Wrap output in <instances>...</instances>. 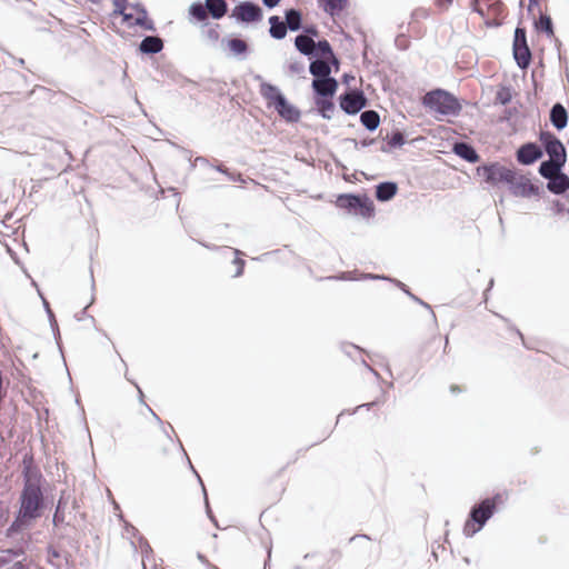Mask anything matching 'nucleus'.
Masks as SVG:
<instances>
[{
	"mask_svg": "<svg viewBox=\"0 0 569 569\" xmlns=\"http://www.w3.org/2000/svg\"><path fill=\"white\" fill-rule=\"evenodd\" d=\"M339 104L347 114H357L367 106V98L359 89H349L339 97Z\"/></svg>",
	"mask_w": 569,
	"mask_h": 569,
	"instance_id": "obj_10",
	"label": "nucleus"
},
{
	"mask_svg": "<svg viewBox=\"0 0 569 569\" xmlns=\"http://www.w3.org/2000/svg\"><path fill=\"white\" fill-rule=\"evenodd\" d=\"M131 24L141 27L150 31H153L156 29L153 21L148 18L146 8H141V14L138 18H136Z\"/></svg>",
	"mask_w": 569,
	"mask_h": 569,
	"instance_id": "obj_34",
	"label": "nucleus"
},
{
	"mask_svg": "<svg viewBox=\"0 0 569 569\" xmlns=\"http://www.w3.org/2000/svg\"><path fill=\"white\" fill-rule=\"evenodd\" d=\"M10 569H27L26 566L21 561L14 562Z\"/></svg>",
	"mask_w": 569,
	"mask_h": 569,
	"instance_id": "obj_52",
	"label": "nucleus"
},
{
	"mask_svg": "<svg viewBox=\"0 0 569 569\" xmlns=\"http://www.w3.org/2000/svg\"><path fill=\"white\" fill-rule=\"evenodd\" d=\"M348 348H350V349H352V350H356V351H358V350H359V348H358L357 346H355V345H349V346H348Z\"/></svg>",
	"mask_w": 569,
	"mask_h": 569,
	"instance_id": "obj_64",
	"label": "nucleus"
},
{
	"mask_svg": "<svg viewBox=\"0 0 569 569\" xmlns=\"http://www.w3.org/2000/svg\"><path fill=\"white\" fill-rule=\"evenodd\" d=\"M396 283H397V286H398L399 288H401L405 292H406V291H409L405 283H402V282H400V281H396Z\"/></svg>",
	"mask_w": 569,
	"mask_h": 569,
	"instance_id": "obj_59",
	"label": "nucleus"
},
{
	"mask_svg": "<svg viewBox=\"0 0 569 569\" xmlns=\"http://www.w3.org/2000/svg\"><path fill=\"white\" fill-rule=\"evenodd\" d=\"M280 1H281V0H262V3H263L267 8L272 9V8H274L276 6H278Z\"/></svg>",
	"mask_w": 569,
	"mask_h": 569,
	"instance_id": "obj_46",
	"label": "nucleus"
},
{
	"mask_svg": "<svg viewBox=\"0 0 569 569\" xmlns=\"http://www.w3.org/2000/svg\"><path fill=\"white\" fill-rule=\"evenodd\" d=\"M32 519H29V518H24L22 517L21 515V511L19 510V513L17 516V518L14 519V521L10 525V527L8 528L7 530V536L8 537H11L13 536L14 533L19 532L22 530V528L29 522L31 521Z\"/></svg>",
	"mask_w": 569,
	"mask_h": 569,
	"instance_id": "obj_33",
	"label": "nucleus"
},
{
	"mask_svg": "<svg viewBox=\"0 0 569 569\" xmlns=\"http://www.w3.org/2000/svg\"><path fill=\"white\" fill-rule=\"evenodd\" d=\"M398 191V186L392 181L380 182L376 186V198L378 201L386 202L391 200Z\"/></svg>",
	"mask_w": 569,
	"mask_h": 569,
	"instance_id": "obj_21",
	"label": "nucleus"
},
{
	"mask_svg": "<svg viewBox=\"0 0 569 569\" xmlns=\"http://www.w3.org/2000/svg\"><path fill=\"white\" fill-rule=\"evenodd\" d=\"M405 136L401 131H395L388 141L390 148H399L405 144Z\"/></svg>",
	"mask_w": 569,
	"mask_h": 569,
	"instance_id": "obj_38",
	"label": "nucleus"
},
{
	"mask_svg": "<svg viewBox=\"0 0 569 569\" xmlns=\"http://www.w3.org/2000/svg\"><path fill=\"white\" fill-rule=\"evenodd\" d=\"M233 253L236 254V258L233 260V263L237 266V271L234 273V277H240L243 272L244 261L239 258V256L242 253L238 249H233Z\"/></svg>",
	"mask_w": 569,
	"mask_h": 569,
	"instance_id": "obj_39",
	"label": "nucleus"
},
{
	"mask_svg": "<svg viewBox=\"0 0 569 569\" xmlns=\"http://www.w3.org/2000/svg\"><path fill=\"white\" fill-rule=\"evenodd\" d=\"M315 40L307 34H298L295 38V47L296 49L303 56H307L309 58H316V46Z\"/></svg>",
	"mask_w": 569,
	"mask_h": 569,
	"instance_id": "obj_17",
	"label": "nucleus"
},
{
	"mask_svg": "<svg viewBox=\"0 0 569 569\" xmlns=\"http://www.w3.org/2000/svg\"><path fill=\"white\" fill-rule=\"evenodd\" d=\"M203 492H206V489H203ZM204 498H206L207 513H208V516L210 517V519H211V520H213V516H212L211 510H210V508H209L207 493H204Z\"/></svg>",
	"mask_w": 569,
	"mask_h": 569,
	"instance_id": "obj_53",
	"label": "nucleus"
},
{
	"mask_svg": "<svg viewBox=\"0 0 569 569\" xmlns=\"http://www.w3.org/2000/svg\"><path fill=\"white\" fill-rule=\"evenodd\" d=\"M69 557H70V555L67 551L58 550L54 547L48 548L47 560L56 569H69L70 568Z\"/></svg>",
	"mask_w": 569,
	"mask_h": 569,
	"instance_id": "obj_14",
	"label": "nucleus"
},
{
	"mask_svg": "<svg viewBox=\"0 0 569 569\" xmlns=\"http://www.w3.org/2000/svg\"><path fill=\"white\" fill-rule=\"evenodd\" d=\"M512 53L517 66L525 70L531 63V51L527 42V31L523 27L518 26L513 34Z\"/></svg>",
	"mask_w": 569,
	"mask_h": 569,
	"instance_id": "obj_8",
	"label": "nucleus"
},
{
	"mask_svg": "<svg viewBox=\"0 0 569 569\" xmlns=\"http://www.w3.org/2000/svg\"><path fill=\"white\" fill-rule=\"evenodd\" d=\"M565 166V163L553 160H543L539 166L538 172L542 178L549 180L550 178L560 173Z\"/></svg>",
	"mask_w": 569,
	"mask_h": 569,
	"instance_id": "obj_23",
	"label": "nucleus"
},
{
	"mask_svg": "<svg viewBox=\"0 0 569 569\" xmlns=\"http://www.w3.org/2000/svg\"><path fill=\"white\" fill-rule=\"evenodd\" d=\"M269 33L270 37L276 40H282L287 36V31L289 30L284 20H281L279 16H271L269 18Z\"/></svg>",
	"mask_w": 569,
	"mask_h": 569,
	"instance_id": "obj_22",
	"label": "nucleus"
},
{
	"mask_svg": "<svg viewBox=\"0 0 569 569\" xmlns=\"http://www.w3.org/2000/svg\"><path fill=\"white\" fill-rule=\"evenodd\" d=\"M219 37L218 24L206 31V38L212 43H216L219 40Z\"/></svg>",
	"mask_w": 569,
	"mask_h": 569,
	"instance_id": "obj_42",
	"label": "nucleus"
},
{
	"mask_svg": "<svg viewBox=\"0 0 569 569\" xmlns=\"http://www.w3.org/2000/svg\"><path fill=\"white\" fill-rule=\"evenodd\" d=\"M512 99L511 89L509 87H501L495 97V103H500L502 106L508 104Z\"/></svg>",
	"mask_w": 569,
	"mask_h": 569,
	"instance_id": "obj_36",
	"label": "nucleus"
},
{
	"mask_svg": "<svg viewBox=\"0 0 569 569\" xmlns=\"http://www.w3.org/2000/svg\"><path fill=\"white\" fill-rule=\"evenodd\" d=\"M556 207H557L558 212H561L565 210V206L562 203H560L559 201L556 202Z\"/></svg>",
	"mask_w": 569,
	"mask_h": 569,
	"instance_id": "obj_57",
	"label": "nucleus"
},
{
	"mask_svg": "<svg viewBox=\"0 0 569 569\" xmlns=\"http://www.w3.org/2000/svg\"><path fill=\"white\" fill-rule=\"evenodd\" d=\"M543 156L542 148L536 142H526L521 144L517 152L516 159L520 164L530 166L541 159Z\"/></svg>",
	"mask_w": 569,
	"mask_h": 569,
	"instance_id": "obj_12",
	"label": "nucleus"
},
{
	"mask_svg": "<svg viewBox=\"0 0 569 569\" xmlns=\"http://www.w3.org/2000/svg\"><path fill=\"white\" fill-rule=\"evenodd\" d=\"M20 502L22 517L33 520L39 518L44 506L40 486L28 479L21 492Z\"/></svg>",
	"mask_w": 569,
	"mask_h": 569,
	"instance_id": "obj_4",
	"label": "nucleus"
},
{
	"mask_svg": "<svg viewBox=\"0 0 569 569\" xmlns=\"http://www.w3.org/2000/svg\"><path fill=\"white\" fill-rule=\"evenodd\" d=\"M231 17L243 23H252L260 21L263 12L257 3L243 1L233 8Z\"/></svg>",
	"mask_w": 569,
	"mask_h": 569,
	"instance_id": "obj_11",
	"label": "nucleus"
},
{
	"mask_svg": "<svg viewBox=\"0 0 569 569\" xmlns=\"http://www.w3.org/2000/svg\"><path fill=\"white\" fill-rule=\"evenodd\" d=\"M327 59H328V61H330V67H331V66H335L336 71H337V70H338V68H339V60H338V58L336 57V54L333 53V58H327Z\"/></svg>",
	"mask_w": 569,
	"mask_h": 569,
	"instance_id": "obj_49",
	"label": "nucleus"
},
{
	"mask_svg": "<svg viewBox=\"0 0 569 569\" xmlns=\"http://www.w3.org/2000/svg\"><path fill=\"white\" fill-rule=\"evenodd\" d=\"M189 14L198 21H204L208 18L206 3L194 2L189 8Z\"/></svg>",
	"mask_w": 569,
	"mask_h": 569,
	"instance_id": "obj_32",
	"label": "nucleus"
},
{
	"mask_svg": "<svg viewBox=\"0 0 569 569\" xmlns=\"http://www.w3.org/2000/svg\"><path fill=\"white\" fill-rule=\"evenodd\" d=\"M206 8L213 19H221L228 11V3L224 0H206Z\"/></svg>",
	"mask_w": 569,
	"mask_h": 569,
	"instance_id": "obj_25",
	"label": "nucleus"
},
{
	"mask_svg": "<svg viewBox=\"0 0 569 569\" xmlns=\"http://www.w3.org/2000/svg\"><path fill=\"white\" fill-rule=\"evenodd\" d=\"M227 46L229 48V50L234 54V56H242V54H246L249 50V46L248 43L242 40V39H239V38H231L227 41Z\"/></svg>",
	"mask_w": 569,
	"mask_h": 569,
	"instance_id": "obj_28",
	"label": "nucleus"
},
{
	"mask_svg": "<svg viewBox=\"0 0 569 569\" xmlns=\"http://www.w3.org/2000/svg\"><path fill=\"white\" fill-rule=\"evenodd\" d=\"M380 151H382V152H389V148H388L387 146L382 144V146L380 147Z\"/></svg>",
	"mask_w": 569,
	"mask_h": 569,
	"instance_id": "obj_62",
	"label": "nucleus"
},
{
	"mask_svg": "<svg viewBox=\"0 0 569 569\" xmlns=\"http://www.w3.org/2000/svg\"><path fill=\"white\" fill-rule=\"evenodd\" d=\"M451 391L452 392H459L460 391V388L456 385L451 386Z\"/></svg>",
	"mask_w": 569,
	"mask_h": 569,
	"instance_id": "obj_61",
	"label": "nucleus"
},
{
	"mask_svg": "<svg viewBox=\"0 0 569 569\" xmlns=\"http://www.w3.org/2000/svg\"><path fill=\"white\" fill-rule=\"evenodd\" d=\"M133 9H136L141 14V8H144L142 4L137 3L132 6Z\"/></svg>",
	"mask_w": 569,
	"mask_h": 569,
	"instance_id": "obj_60",
	"label": "nucleus"
},
{
	"mask_svg": "<svg viewBox=\"0 0 569 569\" xmlns=\"http://www.w3.org/2000/svg\"><path fill=\"white\" fill-rule=\"evenodd\" d=\"M365 278H370V279H388L387 277H380V276H373V274H366Z\"/></svg>",
	"mask_w": 569,
	"mask_h": 569,
	"instance_id": "obj_58",
	"label": "nucleus"
},
{
	"mask_svg": "<svg viewBox=\"0 0 569 569\" xmlns=\"http://www.w3.org/2000/svg\"><path fill=\"white\" fill-rule=\"evenodd\" d=\"M453 152L470 163H476L479 160V154L476 149L468 142H456L453 144Z\"/></svg>",
	"mask_w": 569,
	"mask_h": 569,
	"instance_id": "obj_19",
	"label": "nucleus"
},
{
	"mask_svg": "<svg viewBox=\"0 0 569 569\" xmlns=\"http://www.w3.org/2000/svg\"><path fill=\"white\" fill-rule=\"evenodd\" d=\"M336 204L363 218H370L375 213L373 202L367 194L343 193L337 198Z\"/></svg>",
	"mask_w": 569,
	"mask_h": 569,
	"instance_id": "obj_5",
	"label": "nucleus"
},
{
	"mask_svg": "<svg viewBox=\"0 0 569 569\" xmlns=\"http://www.w3.org/2000/svg\"><path fill=\"white\" fill-rule=\"evenodd\" d=\"M120 16L123 18V21H127V22H129L130 24L132 23V22H130V21L132 20V18H133L131 13H127V12L124 11V12H123V14H120Z\"/></svg>",
	"mask_w": 569,
	"mask_h": 569,
	"instance_id": "obj_54",
	"label": "nucleus"
},
{
	"mask_svg": "<svg viewBox=\"0 0 569 569\" xmlns=\"http://www.w3.org/2000/svg\"><path fill=\"white\" fill-rule=\"evenodd\" d=\"M502 502V496L500 493L495 495L491 499L487 498L476 503L470 512L469 519L463 526V533L467 537L475 536L480 531L486 522L493 516L497 503Z\"/></svg>",
	"mask_w": 569,
	"mask_h": 569,
	"instance_id": "obj_3",
	"label": "nucleus"
},
{
	"mask_svg": "<svg viewBox=\"0 0 569 569\" xmlns=\"http://www.w3.org/2000/svg\"><path fill=\"white\" fill-rule=\"evenodd\" d=\"M128 6V0H113V16L123 14Z\"/></svg>",
	"mask_w": 569,
	"mask_h": 569,
	"instance_id": "obj_41",
	"label": "nucleus"
},
{
	"mask_svg": "<svg viewBox=\"0 0 569 569\" xmlns=\"http://www.w3.org/2000/svg\"><path fill=\"white\" fill-rule=\"evenodd\" d=\"M8 553L12 555L13 557H19L23 553V550L21 548L19 549H8Z\"/></svg>",
	"mask_w": 569,
	"mask_h": 569,
	"instance_id": "obj_48",
	"label": "nucleus"
},
{
	"mask_svg": "<svg viewBox=\"0 0 569 569\" xmlns=\"http://www.w3.org/2000/svg\"><path fill=\"white\" fill-rule=\"evenodd\" d=\"M347 6V0H325L323 9L330 16L340 13Z\"/></svg>",
	"mask_w": 569,
	"mask_h": 569,
	"instance_id": "obj_30",
	"label": "nucleus"
},
{
	"mask_svg": "<svg viewBox=\"0 0 569 569\" xmlns=\"http://www.w3.org/2000/svg\"><path fill=\"white\" fill-rule=\"evenodd\" d=\"M315 103L317 106L318 112L323 119H332L336 107L331 101V98H316Z\"/></svg>",
	"mask_w": 569,
	"mask_h": 569,
	"instance_id": "obj_26",
	"label": "nucleus"
},
{
	"mask_svg": "<svg viewBox=\"0 0 569 569\" xmlns=\"http://www.w3.org/2000/svg\"><path fill=\"white\" fill-rule=\"evenodd\" d=\"M516 169L508 168L500 162H490L477 168L478 176L490 186L498 187L500 184L509 186L513 178Z\"/></svg>",
	"mask_w": 569,
	"mask_h": 569,
	"instance_id": "obj_6",
	"label": "nucleus"
},
{
	"mask_svg": "<svg viewBox=\"0 0 569 569\" xmlns=\"http://www.w3.org/2000/svg\"><path fill=\"white\" fill-rule=\"evenodd\" d=\"M163 49V41L157 36H147L139 44V50L144 54H156Z\"/></svg>",
	"mask_w": 569,
	"mask_h": 569,
	"instance_id": "obj_20",
	"label": "nucleus"
},
{
	"mask_svg": "<svg viewBox=\"0 0 569 569\" xmlns=\"http://www.w3.org/2000/svg\"><path fill=\"white\" fill-rule=\"evenodd\" d=\"M316 46V58H333V50L328 40L322 39L315 43Z\"/></svg>",
	"mask_w": 569,
	"mask_h": 569,
	"instance_id": "obj_31",
	"label": "nucleus"
},
{
	"mask_svg": "<svg viewBox=\"0 0 569 569\" xmlns=\"http://www.w3.org/2000/svg\"><path fill=\"white\" fill-rule=\"evenodd\" d=\"M254 79L260 81L259 92L267 101V106L273 107L280 118L287 122H298L301 118L300 110L293 104L289 103L281 90L269 82L262 80L260 74L254 76Z\"/></svg>",
	"mask_w": 569,
	"mask_h": 569,
	"instance_id": "obj_1",
	"label": "nucleus"
},
{
	"mask_svg": "<svg viewBox=\"0 0 569 569\" xmlns=\"http://www.w3.org/2000/svg\"><path fill=\"white\" fill-rule=\"evenodd\" d=\"M550 122L557 130H562L568 124V112L560 103H555L550 109Z\"/></svg>",
	"mask_w": 569,
	"mask_h": 569,
	"instance_id": "obj_16",
	"label": "nucleus"
},
{
	"mask_svg": "<svg viewBox=\"0 0 569 569\" xmlns=\"http://www.w3.org/2000/svg\"><path fill=\"white\" fill-rule=\"evenodd\" d=\"M437 4L441 8H448L452 0H436Z\"/></svg>",
	"mask_w": 569,
	"mask_h": 569,
	"instance_id": "obj_51",
	"label": "nucleus"
},
{
	"mask_svg": "<svg viewBox=\"0 0 569 569\" xmlns=\"http://www.w3.org/2000/svg\"><path fill=\"white\" fill-rule=\"evenodd\" d=\"M360 122L366 129L373 131L380 123L379 113L375 110H366L360 114Z\"/></svg>",
	"mask_w": 569,
	"mask_h": 569,
	"instance_id": "obj_27",
	"label": "nucleus"
},
{
	"mask_svg": "<svg viewBox=\"0 0 569 569\" xmlns=\"http://www.w3.org/2000/svg\"><path fill=\"white\" fill-rule=\"evenodd\" d=\"M284 22L290 31H298L302 28V13L300 10L290 8L284 11Z\"/></svg>",
	"mask_w": 569,
	"mask_h": 569,
	"instance_id": "obj_24",
	"label": "nucleus"
},
{
	"mask_svg": "<svg viewBox=\"0 0 569 569\" xmlns=\"http://www.w3.org/2000/svg\"><path fill=\"white\" fill-rule=\"evenodd\" d=\"M406 293L416 302H418L419 305L423 306L426 309L430 310L431 312V316L433 319H436V315L435 312L431 310V307L430 305H428L427 302L422 301L420 298H418L417 296H415L413 293H411L410 291H406Z\"/></svg>",
	"mask_w": 569,
	"mask_h": 569,
	"instance_id": "obj_43",
	"label": "nucleus"
},
{
	"mask_svg": "<svg viewBox=\"0 0 569 569\" xmlns=\"http://www.w3.org/2000/svg\"><path fill=\"white\" fill-rule=\"evenodd\" d=\"M301 34L310 36L313 39L315 37H318L319 32H318L317 27L307 26L303 28V32Z\"/></svg>",
	"mask_w": 569,
	"mask_h": 569,
	"instance_id": "obj_44",
	"label": "nucleus"
},
{
	"mask_svg": "<svg viewBox=\"0 0 569 569\" xmlns=\"http://www.w3.org/2000/svg\"><path fill=\"white\" fill-rule=\"evenodd\" d=\"M197 557L202 563L209 565L207 558L202 553H198Z\"/></svg>",
	"mask_w": 569,
	"mask_h": 569,
	"instance_id": "obj_56",
	"label": "nucleus"
},
{
	"mask_svg": "<svg viewBox=\"0 0 569 569\" xmlns=\"http://www.w3.org/2000/svg\"><path fill=\"white\" fill-rule=\"evenodd\" d=\"M41 299L43 301V306L47 311L48 318L50 320V325H51L52 331L54 333V337L58 340V338L60 337V333H59V328H58V322L56 320V317L50 308L49 302L42 296H41Z\"/></svg>",
	"mask_w": 569,
	"mask_h": 569,
	"instance_id": "obj_37",
	"label": "nucleus"
},
{
	"mask_svg": "<svg viewBox=\"0 0 569 569\" xmlns=\"http://www.w3.org/2000/svg\"><path fill=\"white\" fill-rule=\"evenodd\" d=\"M311 87L316 98H332L338 89V81L333 77L313 79Z\"/></svg>",
	"mask_w": 569,
	"mask_h": 569,
	"instance_id": "obj_13",
	"label": "nucleus"
},
{
	"mask_svg": "<svg viewBox=\"0 0 569 569\" xmlns=\"http://www.w3.org/2000/svg\"><path fill=\"white\" fill-rule=\"evenodd\" d=\"M67 508V502L63 499V496L60 497L58 505L56 507V511L53 515L52 522L54 526H60L64 521V510Z\"/></svg>",
	"mask_w": 569,
	"mask_h": 569,
	"instance_id": "obj_35",
	"label": "nucleus"
},
{
	"mask_svg": "<svg viewBox=\"0 0 569 569\" xmlns=\"http://www.w3.org/2000/svg\"><path fill=\"white\" fill-rule=\"evenodd\" d=\"M547 189L553 194H563L569 190V177L561 171L547 182Z\"/></svg>",
	"mask_w": 569,
	"mask_h": 569,
	"instance_id": "obj_15",
	"label": "nucleus"
},
{
	"mask_svg": "<svg viewBox=\"0 0 569 569\" xmlns=\"http://www.w3.org/2000/svg\"><path fill=\"white\" fill-rule=\"evenodd\" d=\"M375 142H376V139H363L362 141H360V146L362 148H366V147L373 144Z\"/></svg>",
	"mask_w": 569,
	"mask_h": 569,
	"instance_id": "obj_50",
	"label": "nucleus"
},
{
	"mask_svg": "<svg viewBox=\"0 0 569 569\" xmlns=\"http://www.w3.org/2000/svg\"><path fill=\"white\" fill-rule=\"evenodd\" d=\"M150 412L153 415V417L157 419L158 422H162L161 419L152 411L151 408H149Z\"/></svg>",
	"mask_w": 569,
	"mask_h": 569,
	"instance_id": "obj_63",
	"label": "nucleus"
},
{
	"mask_svg": "<svg viewBox=\"0 0 569 569\" xmlns=\"http://www.w3.org/2000/svg\"><path fill=\"white\" fill-rule=\"evenodd\" d=\"M196 163L207 164L208 163V159L204 158V157H197L196 158Z\"/></svg>",
	"mask_w": 569,
	"mask_h": 569,
	"instance_id": "obj_55",
	"label": "nucleus"
},
{
	"mask_svg": "<svg viewBox=\"0 0 569 569\" xmlns=\"http://www.w3.org/2000/svg\"><path fill=\"white\" fill-rule=\"evenodd\" d=\"M216 170L221 172V173L228 174L231 180H236V178L232 174H230L228 169L226 167H223L222 164H218L216 167Z\"/></svg>",
	"mask_w": 569,
	"mask_h": 569,
	"instance_id": "obj_47",
	"label": "nucleus"
},
{
	"mask_svg": "<svg viewBox=\"0 0 569 569\" xmlns=\"http://www.w3.org/2000/svg\"><path fill=\"white\" fill-rule=\"evenodd\" d=\"M407 39L405 38L403 34H400L396 38V44L398 48L400 49H406L407 48Z\"/></svg>",
	"mask_w": 569,
	"mask_h": 569,
	"instance_id": "obj_45",
	"label": "nucleus"
},
{
	"mask_svg": "<svg viewBox=\"0 0 569 569\" xmlns=\"http://www.w3.org/2000/svg\"><path fill=\"white\" fill-rule=\"evenodd\" d=\"M539 140L542 143L543 151L549 157L548 160L557 162H567V150L565 144L550 131H540Z\"/></svg>",
	"mask_w": 569,
	"mask_h": 569,
	"instance_id": "obj_9",
	"label": "nucleus"
},
{
	"mask_svg": "<svg viewBox=\"0 0 569 569\" xmlns=\"http://www.w3.org/2000/svg\"><path fill=\"white\" fill-rule=\"evenodd\" d=\"M512 181L509 182L508 189L515 197L530 198L541 197L543 190L540 186L533 183L529 176L515 170Z\"/></svg>",
	"mask_w": 569,
	"mask_h": 569,
	"instance_id": "obj_7",
	"label": "nucleus"
},
{
	"mask_svg": "<svg viewBox=\"0 0 569 569\" xmlns=\"http://www.w3.org/2000/svg\"><path fill=\"white\" fill-rule=\"evenodd\" d=\"M422 104L430 112L442 117H457L462 109L459 100L452 93L443 89L428 91L422 98Z\"/></svg>",
	"mask_w": 569,
	"mask_h": 569,
	"instance_id": "obj_2",
	"label": "nucleus"
},
{
	"mask_svg": "<svg viewBox=\"0 0 569 569\" xmlns=\"http://www.w3.org/2000/svg\"><path fill=\"white\" fill-rule=\"evenodd\" d=\"M331 71L330 61L327 58H316L310 62L309 72L313 76V79L329 78Z\"/></svg>",
	"mask_w": 569,
	"mask_h": 569,
	"instance_id": "obj_18",
	"label": "nucleus"
},
{
	"mask_svg": "<svg viewBox=\"0 0 569 569\" xmlns=\"http://www.w3.org/2000/svg\"><path fill=\"white\" fill-rule=\"evenodd\" d=\"M535 27L538 31L545 32L548 37L553 36L552 20L547 14H541L539 19L535 22Z\"/></svg>",
	"mask_w": 569,
	"mask_h": 569,
	"instance_id": "obj_29",
	"label": "nucleus"
},
{
	"mask_svg": "<svg viewBox=\"0 0 569 569\" xmlns=\"http://www.w3.org/2000/svg\"><path fill=\"white\" fill-rule=\"evenodd\" d=\"M288 70L291 74H302L305 72V64L300 61H292L288 64Z\"/></svg>",
	"mask_w": 569,
	"mask_h": 569,
	"instance_id": "obj_40",
	"label": "nucleus"
}]
</instances>
